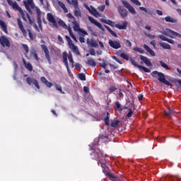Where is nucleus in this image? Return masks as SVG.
Instances as JSON below:
<instances>
[{
  "mask_svg": "<svg viewBox=\"0 0 181 181\" xmlns=\"http://www.w3.org/2000/svg\"><path fill=\"white\" fill-rule=\"evenodd\" d=\"M118 124H119V120H114L112 121L110 126L112 127V128H117V127H118Z\"/></svg>",
  "mask_w": 181,
  "mask_h": 181,
  "instance_id": "obj_39",
  "label": "nucleus"
},
{
  "mask_svg": "<svg viewBox=\"0 0 181 181\" xmlns=\"http://www.w3.org/2000/svg\"><path fill=\"white\" fill-rule=\"evenodd\" d=\"M104 28H105V29H107V30H108L109 33H110V35H112V36H113L114 37H118V35H117V33L115 32H114L112 29H110L108 25H104Z\"/></svg>",
  "mask_w": 181,
  "mask_h": 181,
  "instance_id": "obj_28",
  "label": "nucleus"
},
{
  "mask_svg": "<svg viewBox=\"0 0 181 181\" xmlns=\"http://www.w3.org/2000/svg\"><path fill=\"white\" fill-rule=\"evenodd\" d=\"M86 64L91 66V67H95L97 66V63L93 58H88Z\"/></svg>",
  "mask_w": 181,
  "mask_h": 181,
  "instance_id": "obj_27",
  "label": "nucleus"
},
{
  "mask_svg": "<svg viewBox=\"0 0 181 181\" xmlns=\"http://www.w3.org/2000/svg\"><path fill=\"white\" fill-rule=\"evenodd\" d=\"M133 50H134V52H138L139 53H141V54H144V53H145V51H144L142 48H139L138 47H134Z\"/></svg>",
  "mask_w": 181,
  "mask_h": 181,
  "instance_id": "obj_41",
  "label": "nucleus"
},
{
  "mask_svg": "<svg viewBox=\"0 0 181 181\" xmlns=\"http://www.w3.org/2000/svg\"><path fill=\"white\" fill-rule=\"evenodd\" d=\"M160 46H161L163 49H166L167 50H170V49H172V47H170V45L166 42H160Z\"/></svg>",
  "mask_w": 181,
  "mask_h": 181,
  "instance_id": "obj_31",
  "label": "nucleus"
},
{
  "mask_svg": "<svg viewBox=\"0 0 181 181\" xmlns=\"http://www.w3.org/2000/svg\"><path fill=\"white\" fill-rule=\"evenodd\" d=\"M115 28H117V29H119L120 30H125V29H127V28L128 26V22L124 21V22L122 23V25L115 24Z\"/></svg>",
  "mask_w": 181,
  "mask_h": 181,
  "instance_id": "obj_23",
  "label": "nucleus"
},
{
  "mask_svg": "<svg viewBox=\"0 0 181 181\" xmlns=\"http://www.w3.org/2000/svg\"><path fill=\"white\" fill-rule=\"evenodd\" d=\"M156 75L158 76V80L160 83H163L166 80L165 74L162 72H158V71H154L151 73L152 77H156Z\"/></svg>",
  "mask_w": 181,
  "mask_h": 181,
  "instance_id": "obj_7",
  "label": "nucleus"
},
{
  "mask_svg": "<svg viewBox=\"0 0 181 181\" xmlns=\"http://www.w3.org/2000/svg\"><path fill=\"white\" fill-rule=\"evenodd\" d=\"M140 59L144 62V63L146 64V66H148V67H152V63L151 62V60L148 59V57L145 56H140Z\"/></svg>",
  "mask_w": 181,
  "mask_h": 181,
  "instance_id": "obj_18",
  "label": "nucleus"
},
{
  "mask_svg": "<svg viewBox=\"0 0 181 181\" xmlns=\"http://www.w3.org/2000/svg\"><path fill=\"white\" fill-rule=\"evenodd\" d=\"M78 77L79 80H81V81H86V74L83 73L78 74Z\"/></svg>",
  "mask_w": 181,
  "mask_h": 181,
  "instance_id": "obj_42",
  "label": "nucleus"
},
{
  "mask_svg": "<svg viewBox=\"0 0 181 181\" xmlns=\"http://www.w3.org/2000/svg\"><path fill=\"white\" fill-rule=\"evenodd\" d=\"M105 125H110V119H105Z\"/></svg>",
  "mask_w": 181,
  "mask_h": 181,
  "instance_id": "obj_64",
  "label": "nucleus"
},
{
  "mask_svg": "<svg viewBox=\"0 0 181 181\" xmlns=\"http://www.w3.org/2000/svg\"><path fill=\"white\" fill-rule=\"evenodd\" d=\"M23 4L28 12H32L31 9H35V2H33V0L24 1Z\"/></svg>",
  "mask_w": 181,
  "mask_h": 181,
  "instance_id": "obj_6",
  "label": "nucleus"
},
{
  "mask_svg": "<svg viewBox=\"0 0 181 181\" xmlns=\"http://www.w3.org/2000/svg\"><path fill=\"white\" fill-rule=\"evenodd\" d=\"M26 16L28 19V22L30 23V25H33V23L35 24V21H33V20L30 18V16H29V13H26Z\"/></svg>",
  "mask_w": 181,
  "mask_h": 181,
  "instance_id": "obj_46",
  "label": "nucleus"
},
{
  "mask_svg": "<svg viewBox=\"0 0 181 181\" xmlns=\"http://www.w3.org/2000/svg\"><path fill=\"white\" fill-rule=\"evenodd\" d=\"M66 18H68L69 19H71L74 25L73 29L74 32H77V33L80 32L81 28H80V25H78V23H77V21H76V18H74V16H73V15L71 13H69L68 14H66Z\"/></svg>",
  "mask_w": 181,
  "mask_h": 181,
  "instance_id": "obj_4",
  "label": "nucleus"
},
{
  "mask_svg": "<svg viewBox=\"0 0 181 181\" xmlns=\"http://www.w3.org/2000/svg\"><path fill=\"white\" fill-rule=\"evenodd\" d=\"M74 67H75V69H76V70H78V71H80V70H81V68L83 67V66H81V65L80 64V63H76V64H74Z\"/></svg>",
  "mask_w": 181,
  "mask_h": 181,
  "instance_id": "obj_48",
  "label": "nucleus"
},
{
  "mask_svg": "<svg viewBox=\"0 0 181 181\" xmlns=\"http://www.w3.org/2000/svg\"><path fill=\"white\" fill-rule=\"evenodd\" d=\"M78 35L82 37L88 36V33L86 31V30H83L81 28L80 31L78 32Z\"/></svg>",
  "mask_w": 181,
  "mask_h": 181,
  "instance_id": "obj_36",
  "label": "nucleus"
},
{
  "mask_svg": "<svg viewBox=\"0 0 181 181\" xmlns=\"http://www.w3.org/2000/svg\"><path fill=\"white\" fill-rule=\"evenodd\" d=\"M7 2L10 6L12 7V8L14 11H18V12L21 13L23 21H26V17H25V13L23 12V10L18 5V3L16 1H12V0H7Z\"/></svg>",
  "mask_w": 181,
  "mask_h": 181,
  "instance_id": "obj_2",
  "label": "nucleus"
},
{
  "mask_svg": "<svg viewBox=\"0 0 181 181\" xmlns=\"http://www.w3.org/2000/svg\"><path fill=\"white\" fill-rule=\"evenodd\" d=\"M125 45L126 46H127L128 47H131V46H132V43H131V41L127 40L125 42Z\"/></svg>",
  "mask_w": 181,
  "mask_h": 181,
  "instance_id": "obj_57",
  "label": "nucleus"
},
{
  "mask_svg": "<svg viewBox=\"0 0 181 181\" xmlns=\"http://www.w3.org/2000/svg\"><path fill=\"white\" fill-rule=\"evenodd\" d=\"M0 45L2 47H11V41L8 39V37L5 35L0 36Z\"/></svg>",
  "mask_w": 181,
  "mask_h": 181,
  "instance_id": "obj_5",
  "label": "nucleus"
},
{
  "mask_svg": "<svg viewBox=\"0 0 181 181\" xmlns=\"http://www.w3.org/2000/svg\"><path fill=\"white\" fill-rule=\"evenodd\" d=\"M58 5L59 6H60V8H62V9H64V8L66 7V5H64V3L62 1H58Z\"/></svg>",
  "mask_w": 181,
  "mask_h": 181,
  "instance_id": "obj_53",
  "label": "nucleus"
},
{
  "mask_svg": "<svg viewBox=\"0 0 181 181\" xmlns=\"http://www.w3.org/2000/svg\"><path fill=\"white\" fill-rule=\"evenodd\" d=\"M56 90L57 91H59L61 94H64V91H63V89H62V86L60 85H55Z\"/></svg>",
  "mask_w": 181,
  "mask_h": 181,
  "instance_id": "obj_44",
  "label": "nucleus"
},
{
  "mask_svg": "<svg viewBox=\"0 0 181 181\" xmlns=\"http://www.w3.org/2000/svg\"><path fill=\"white\" fill-rule=\"evenodd\" d=\"M144 47L151 54V56H155V52L149 47V46L144 45Z\"/></svg>",
  "mask_w": 181,
  "mask_h": 181,
  "instance_id": "obj_33",
  "label": "nucleus"
},
{
  "mask_svg": "<svg viewBox=\"0 0 181 181\" xmlns=\"http://www.w3.org/2000/svg\"><path fill=\"white\" fill-rule=\"evenodd\" d=\"M0 27L1 29L3 32H4V33H6V35H8V25H6V23L5 22H4V21L0 20Z\"/></svg>",
  "mask_w": 181,
  "mask_h": 181,
  "instance_id": "obj_19",
  "label": "nucleus"
},
{
  "mask_svg": "<svg viewBox=\"0 0 181 181\" xmlns=\"http://www.w3.org/2000/svg\"><path fill=\"white\" fill-rule=\"evenodd\" d=\"M109 90L110 93H114V91H117V87L114 86H110Z\"/></svg>",
  "mask_w": 181,
  "mask_h": 181,
  "instance_id": "obj_51",
  "label": "nucleus"
},
{
  "mask_svg": "<svg viewBox=\"0 0 181 181\" xmlns=\"http://www.w3.org/2000/svg\"><path fill=\"white\" fill-rule=\"evenodd\" d=\"M89 53L90 56H95V50H94L93 49H90Z\"/></svg>",
  "mask_w": 181,
  "mask_h": 181,
  "instance_id": "obj_61",
  "label": "nucleus"
},
{
  "mask_svg": "<svg viewBox=\"0 0 181 181\" xmlns=\"http://www.w3.org/2000/svg\"><path fill=\"white\" fill-rule=\"evenodd\" d=\"M23 47L25 53L28 54V53H29V47H28L27 45L23 44Z\"/></svg>",
  "mask_w": 181,
  "mask_h": 181,
  "instance_id": "obj_50",
  "label": "nucleus"
},
{
  "mask_svg": "<svg viewBox=\"0 0 181 181\" xmlns=\"http://www.w3.org/2000/svg\"><path fill=\"white\" fill-rule=\"evenodd\" d=\"M139 10L143 11L144 12H146V13H148V15H151V16L153 15V11H148L146 8H145V7H139Z\"/></svg>",
  "mask_w": 181,
  "mask_h": 181,
  "instance_id": "obj_38",
  "label": "nucleus"
},
{
  "mask_svg": "<svg viewBox=\"0 0 181 181\" xmlns=\"http://www.w3.org/2000/svg\"><path fill=\"white\" fill-rule=\"evenodd\" d=\"M130 62H131L132 64H133V66H134V67H137L138 69H139V70H144V71L145 73H151V69H149L145 66H143L142 65L138 64L135 60L131 59Z\"/></svg>",
  "mask_w": 181,
  "mask_h": 181,
  "instance_id": "obj_11",
  "label": "nucleus"
},
{
  "mask_svg": "<svg viewBox=\"0 0 181 181\" xmlns=\"http://www.w3.org/2000/svg\"><path fill=\"white\" fill-rule=\"evenodd\" d=\"M65 38L66 40V42H68V45L71 50L76 55V56H80V50L78 49V47H77L74 43H73V41L69 37L68 35L65 36Z\"/></svg>",
  "mask_w": 181,
  "mask_h": 181,
  "instance_id": "obj_3",
  "label": "nucleus"
},
{
  "mask_svg": "<svg viewBox=\"0 0 181 181\" xmlns=\"http://www.w3.org/2000/svg\"><path fill=\"white\" fill-rule=\"evenodd\" d=\"M168 112H165V117H172V115H173V114H175L176 112L173 111L172 109H170V107L168 108Z\"/></svg>",
  "mask_w": 181,
  "mask_h": 181,
  "instance_id": "obj_32",
  "label": "nucleus"
},
{
  "mask_svg": "<svg viewBox=\"0 0 181 181\" xmlns=\"http://www.w3.org/2000/svg\"><path fill=\"white\" fill-rule=\"evenodd\" d=\"M134 111H135V109L134 108V105H131V106L129 108V112L127 115V118H131V117H132V115L134 114Z\"/></svg>",
  "mask_w": 181,
  "mask_h": 181,
  "instance_id": "obj_29",
  "label": "nucleus"
},
{
  "mask_svg": "<svg viewBox=\"0 0 181 181\" xmlns=\"http://www.w3.org/2000/svg\"><path fill=\"white\" fill-rule=\"evenodd\" d=\"M122 4L124 5V7L127 8V9H128L129 12H130V13H132V15H136V11H135V8H134V6H132L131 4H129V3H128L126 1H122Z\"/></svg>",
  "mask_w": 181,
  "mask_h": 181,
  "instance_id": "obj_10",
  "label": "nucleus"
},
{
  "mask_svg": "<svg viewBox=\"0 0 181 181\" xmlns=\"http://www.w3.org/2000/svg\"><path fill=\"white\" fill-rule=\"evenodd\" d=\"M17 23L20 30H21L23 33V36L24 37H28V33H26V30H25V28L23 27V23H22V21L20 20V18L17 19Z\"/></svg>",
  "mask_w": 181,
  "mask_h": 181,
  "instance_id": "obj_14",
  "label": "nucleus"
},
{
  "mask_svg": "<svg viewBox=\"0 0 181 181\" xmlns=\"http://www.w3.org/2000/svg\"><path fill=\"white\" fill-rule=\"evenodd\" d=\"M120 57H122V59H124V60H127V61L129 60V57L125 53H122L120 54Z\"/></svg>",
  "mask_w": 181,
  "mask_h": 181,
  "instance_id": "obj_47",
  "label": "nucleus"
},
{
  "mask_svg": "<svg viewBox=\"0 0 181 181\" xmlns=\"http://www.w3.org/2000/svg\"><path fill=\"white\" fill-rule=\"evenodd\" d=\"M115 105L116 107V110H117V111H119V112H121V111H123V108L122 107H121V104H119V102L117 101L115 103Z\"/></svg>",
  "mask_w": 181,
  "mask_h": 181,
  "instance_id": "obj_37",
  "label": "nucleus"
},
{
  "mask_svg": "<svg viewBox=\"0 0 181 181\" xmlns=\"http://www.w3.org/2000/svg\"><path fill=\"white\" fill-rule=\"evenodd\" d=\"M58 25H59V26H62V28H67V25H66V23H64V21H63L62 20H59L58 21Z\"/></svg>",
  "mask_w": 181,
  "mask_h": 181,
  "instance_id": "obj_45",
  "label": "nucleus"
},
{
  "mask_svg": "<svg viewBox=\"0 0 181 181\" xmlns=\"http://www.w3.org/2000/svg\"><path fill=\"white\" fill-rule=\"evenodd\" d=\"M79 42H80L81 43H86V39H84V37L81 36V37H79Z\"/></svg>",
  "mask_w": 181,
  "mask_h": 181,
  "instance_id": "obj_59",
  "label": "nucleus"
},
{
  "mask_svg": "<svg viewBox=\"0 0 181 181\" xmlns=\"http://www.w3.org/2000/svg\"><path fill=\"white\" fill-rule=\"evenodd\" d=\"M168 32L169 34L165 32L164 35H165V36H170V37H172V36H177V37H181V35L180 33H176L172 30H168Z\"/></svg>",
  "mask_w": 181,
  "mask_h": 181,
  "instance_id": "obj_20",
  "label": "nucleus"
},
{
  "mask_svg": "<svg viewBox=\"0 0 181 181\" xmlns=\"http://www.w3.org/2000/svg\"><path fill=\"white\" fill-rule=\"evenodd\" d=\"M100 21L102 22V23H105L106 25H109V26H112V28H114V25H115V23L111 20L101 18Z\"/></svg>",
  "mask_w": 181,
  "mask_h": 181,
  "instance_id": "obj_25",
  "label": "nucleus"
},
{
  "mask_svg": "<svg viewBox=\"0 0 181 181\" xmlns=\"http://www.w3.org/2000/svg\"><path fill=\"white\" fill-rule=\"evenodd\" d=\"M90 13H91V15H93V16H95V18H101V14L100 13H98V11H97V9H95V8H94L93 6H90Z\"/></svg>",
  "mask_w": 181,
  "mask_h": 181,
  "instance_id": "obj_22",
  "label": "nucleus"
},
{
  "mask_svg": "<svg viewBox=\"0 0 181 181\" xmlns=\"http://www.w3.org/2000/svg\"><path fill=\"white\" fill-rule=\"evenodd\" d=\"M26 83L28 84V86H32L34 84V86L37 88V90H40V86H39V82H37V80L36 78L27 77L26 78Z\"/></svg>",
  "mask_w": 181,
  "mask_h": 181,
  "instance_id": "obj_8",
  "label": "nucleus"
},
{
  "mask_svg": "<svg viewBox=\"0 0 181 181\" xmlns=\"http://www.w3.org/2000/svg\"><path fill=\"white\" fill-rule=\"evenodd\" d=\"M47 19L48 22H49L50 23H52L54 28H59V25H57V21H56V18H54L52 13H48L47 14Z\"/></svg>",
  "mask_w": 181,
  "mask_h": 181,
  "instance_id": "obj_9",
  "label": "nucleus"
},
{
  "mask_svg": "<svg viewBox=\"0 0 181 181\" xmlns=\"http://www.w3.org/2000/svg\"><path fill=\"white\" fill-rule=\"evenodd\" d=\"M156 13H158L160 16H162L163 15V13L160 10H156Z\"/></svg>",
  "mask_w": 181,
  "mask_h": 181,
  "instance_id": "obj_63",
  "label": "nucleus"
},
{
  "mask_svg": "<svg viewBox=\"0 0 181 181\" xmlns=\"http://www.w3.org/2000/svg\"><path fill=\"white\" fill-rule=\"evenodd\" d=\"M164 84H165V86H168L170 87H172V83L170 82H169V81L168 80H165V81L163 82Z\"/></svg>",
  "mask_w": 181,
  "mask_h": 181,
  "instance_id": "obj_54",
  "label": "nucleus"
},
{
  "mask_svg": "<svg viewBox=\"0 0 181 181\" xmlns=\"http://www.w3.org/2000/svg\"><path fill=\"white\" fill-rule=\"evenodd\" d=\"M27 32H28V36L30 40H35V39H36V35L32 33V31L30 30V29H28Z\"/></svg>",
  "mask_w": 181,
  "mask_h": 181,
  "instance_id": "obj_35",
  "label": "nucleus"
},
{
  "mask_svg": "<svg viewBox=\"0 0 181 181\" xmlns=\"http://www.w3.org/2000/svg\"><path fill=\"white\" fill-rule=\"evenodd\" d=\"M74 13L76 18H80V16H81V11H80V8L78 7V8H75Z\"/></svg>",
  "mask_w": 181,
  "mask_h": 181,
  "instance_id": "obj_34",
  "label": "nucleus"
},
{
  "mask_svg": "<svg viewBox=\"0 0 181 181\" xmlns=\"http://www.w3.org/2000/svg\"><path fill=\"white\" fill-rule=\"evenodd\" d=\"M45 86H47V87H48L49 88H50V87H52V86H53V83H52L51 82H49L48 81L45 83Z\"/></svg>",
  "mask_w": 181,
  "mask_h": 181,
  "instance_id": "obj_60",
  "label": "nucleus"
},
{
  "mask_svg": "<svg viewBox=\"0 0 181 181\" xmlns=\"http://www.w3.org/2000/svg\"><path fill=\"white\" fill-rule=\"evenodd\" d=\"M22 60H23V63L25 69H27V70H28V71H32V70H33V66H32V64L27 63L25 58H23Z\"/></svg>",
  "mask_w": 181,
  "mask_h": 181,
  "instance_id": "obj_24",
  "label": "nucleus"
},
{
  "mask_svg": "<svg viewBox=\"0 0 181 181\" xmlns=\"http://www.w3.org/2000/svg\"><path fill=\"white\" fill-rule=\"evenodd\" d=\"M87 45H88V46H90L91 47H98V42H97V41L93 39L90 40L88 38Z\"/></svg>",
  "mask_w": 181,
  "mask_h": 181,
  "instance_id": "obj_21",
  "label": "nucleus"
},
{
  "mask_svg": "<svg viewBox=\"0 0 181 181\" xmlns=\"http://www.w3.org/2000/svg\"><path fill=\"white\" fill-rule=\"evenodd\" d=\"M165 22H170L171 23H177V20L175 19L170 16H166L165 18Z\"/></svg>",
  "mask_w": 181,
  "mask_h": 181,
  "instance_id": "obj_30",
  "label": "nucleus"
},
{
  "mask_svg": "<svg viewBox=\"0 0 181 181\" xmlns=\"http://www.w3.org/2000/svg\"><path fill=\"white\" fill-rule=\"evenodd\" d=\"M88 21H90V23H93L95 26H97V28H99L102 32H104L105 29H104V27H103V25L100 23L98 21H95L93 17L88 16Z\"/></svg>",
  "mask_w": 181,
  "mask_h": 181,
  "instance_id": "obj_12",
  "label": "nucleus"
},
{
  "mask_svg": "<svg viewBox=\"0 0 181 181\" xmlns=\"http://www.w3.org/2000/svg\"><path fill=\"white\" fill-rule=\"evenodd\" d=\"M100 67L103 69H107V64L105 62H103L102 64H100Z\"/></svg>",
  "mask_w": 181,
  "mask_h": 181,
  "instance_id": "obj_62",
  "label": "nucleus"
},
{
  "mask_svg": "<svg viewBox=\"0 0 181 181\" xmlns=\"http://www.w3.org/2000/svg\"><path fill=\"white\" fill-rule=\"evenodd\" d=\"M37 21L40 29L42 30V16L40 13V9H37Z\"/></svg>",
  "mask_w": 181,
  "mask_h": 181,
  "instance_id": "obj_17",
  "label": "nucleus"
},
{
  "mask_svg": "<svg viewBox=\"0 0 181 181\" xmlns=\"http://www.w3.org/2000/svg\"><path fill=\"white\" fill-rule=\"evenodd\" d=\"M99 11H100L101 12H104V9H105V5H103V6H100L98 7Z\"/></svg>",
  "mask_w": 181,
  "mask_h": 181,
  "instance_id": "obj_58",
  "label": "nucleus"
},
{
  "mask_svg": "<svg viewBox=\"0 0 181 181\" xmlns=\"http://www.w3.org/2000/svg\"><path fill=\"white\" fill-rule=\"evenodd\" d=\"M130 1L135 5H137L138 6H141V2H139V1L138 0H130Z\"/></svg>",
  "mask_w": 181,
  "mask_h": 181,
  "instance_id": "obj_52",
  "label": "nucleus"
},
{
  "mask_svg": "<svg viewBox=\"0 0 181 181\" xmlns=\"http://www.w3.org/2000/svg\"><path fill=\"white\" fill-rule=\"evenodd\" d=\"M83 91L86 94H88V93H90V88H88V87H87V86H84L83 87Z\"/></svg>",
  "mask_w": 181,
  "mask_h": 181,
  "instance_id": "obj_56",
  "label": "nucleus"
},
{
  "mask_svg": "<svg viewBox=\"0 0 181 181\" xmlns=\"http://www.w3.org/2000/svg\"><path fill=\"white\" fill-rule=\"evenodd\" d=\"M118 12L122 18H127V16H128V11L121 6H118Z\"/></svg>",
  "mask_w": 181,
  "mask_h": 181,
  "instance_id": "obj_16",
  "label": "nucleus"
},
{
  "mask_svg": "<svg viewBox=\"0 0 181 181\" xmlns=\"http://www.w3.org/2000/svg\"><path fill=\"white\" fill-rule=\"evenodd\" d=\"M31 54H33L35 59L36 62H39V57L37 56V53H36V51H33L31 52Z\"/></svg>",
  "mask_w": 181,
  "mask_h": 181,
  "instance_id": "obj_49",
  "label": "nucleus"
},
{
  "mask_svg": "<svg viewBox=\"0 0 181 181\" xmlns=\"http://www.w3.org/2000/svg\"><path fill=\"white\" fill-rule=\"evenodd\" d=\"M108 43L110 47H112V49H121V44H119V42L118 41H112V40H110Z\"/></svg>",
  "mask_w": 181,
  "mask_h": 181,
  "instance_id": "obj_15",
  "label": "nucleus"
},
{
  "mask_svg": "<svg viewBox=\"0 0 181 181\" xmlns=\"http://www.w3.org/2000/svg\"><path fill=\"white\" fill-rule=\"evenodd\" d=\"M40 81H42V83H43L44 84H45L46 83H47V79H46V78L45 76H42L40 78Z\"/></svg>",
  "mask_w": 181,
  "mask_h": 181,
  "instance_id": "obj_55",
  "label": "nucleus"
},
{
  "mask_svg": "<svg viewBox=\"0 0 181 181\" xmlns=\"http://www.w3.org/2000/svg\"><path fill=\"white\" fill-rule=\"evenodd\" d=\"M67 57L71 63L72 67H74V60H73V55L71 54H69V55L67 54V52H64L62 54V59H63V63L65 66V67L67 69L68 73H70V68H69V62L67 61Z\"/></svg>",
  "mask_w": 181,
  "mask_h": 181,
  "instance_id": "obj_1",
  "label": "nucleus"
},
{
  "mask_svg": "<svg viewBox=\"0 0 181 181\" xmlns=\"http://www.w3.org/2000/svg\"><path fill=\"white\" fill-rule=\"evenodd\" d=\"M160 64L161 66L163 67V69H165L166 70H170V68H169V66H168V64H166L165 62H163V61H160Z\"/></svg>",
  "mask_w": 181,
  "mask_h": 181,
  "instance_id": "obj_43",
  "label": "nucleus"
},
{
  "mask_svg": "<svg viewBox=\"0 0 181 181\" xmlns=\"http://www.w3.org/2000/svg\"><path fill=\"white\" fill-rule=\"evenodd\" d=\"M71 4L73 5L74 9H77L78 8V0H71Z\"/></svg>",
  "mask_w": 181,
  "mask_h": 181,
  "instance_id": "obj_40",
  "label": "nucleus"
},
{
  "mask_svg": "<svg viewBox=\"0 0 181 181\" xmlns=\"http://www.w3.org/2000/svg\"><path fill=\"white\" fill-rule=\"evenodd\" d=\"M158 37L161 39V40H164L165 42H168V43H170L171 45H175V41L173 40H170L169 38H167L165 35H158Z\"/></svg>",
  "mask_w": 181,
  "mask_h": 181,
  "instance_id": "obj_26",
  "label": "nucleus"
},
{
  "mask_svg": "<svg viewBox=\"0 0 181 181\" xmlns=\"http://www.w3.org/2000/svg\"><path fill=\"white\" fill-rule=\"evenodd\" d=\"M41 47L45 54V57L49 63V64H52V60L50 59V54L49 52V49H47V46L45 45H41Z\"/></svg>",
  "mask_w": 181,
  "mask_h": 181,
  "instance_id": "obj_13",
  "label": "nucleus"
}]
</instances>
